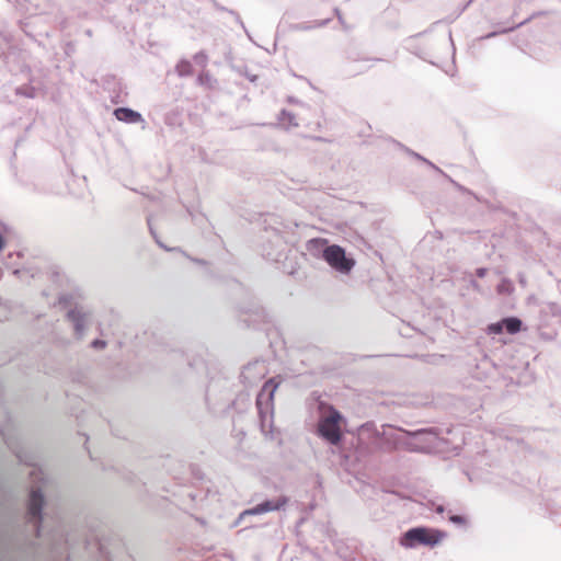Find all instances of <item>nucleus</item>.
<instances>
[{
	"label": "nucleus",
	"instance_id": "3",
	"mask_svg": "<svg viewBox=\"0 0 561 561\" xmlns=\"http://www.w3.org/2000/svg\"><path fill=\"white\" fill-rule=\"evenodd\" d=\"M278 385L274 379L267 380L256 397V408L260 416L261 431L264 435L273 433V399Z\"/></svg>",
	"mask_w": 561,
	"mask_h": 561
},
{
	"label": "nucleus",
	"instance_id": "16",
	"mask_svg": "<svg viewBox=\"0 0 561 561\" xmlns=\"http://www.w3.org/2000/svg\"><path fill=\"white\" fill-rule=\"evenodd\" d=\"M412 156H414L415 158L424 161L425 163H427L430 167H432L433 169L437 170V171H440L436 165H434L431 161L426 160L425 158L421 157L419 153H415V152H411Z\"/></svg>",
	"mask_w": 561,
	"mask_h": 561
},
{
	"label": "nucleus",
	"instance_id": "13",
	"mask_svg": "<svg viewBox=\"0 0 561 561\" xmlns=\"http://www.w3.org/2000/svg\"><path fill=\"white\" fill-rule=\"evenodd\" d=\"M503 330H504L503 320L499 321V322H495V323H491L488 327V333L489 334H501L503 332Z\"/></svg>",
	"mask_w": 561,
	"mask_h": 561
},
{
	"label": "nucleus",
	"instance_id": "20",
	"mask_svg": "<svg viewBox=\"0 0 561 561\" xmlns=\"http://www.w3.org/2000/svg\"><path fill=\"white\" fill-rule=\"evenodd\" d=\"M435 512L438 513V514H442L444 512V506L443 505H437L436 508H435Z\"/></svg>",
	"mask_w": 561,
	"mask_h": 561
},
{
	"label": "nucleus",
	"instance_id": "18",
	"mask_svg": "<svg viewBox=\"0 0 561 561\" xmlns=\"http://www.w3.org/2000/svg\"><path fill=\"white\" fill-rule=\"evenodd\" d=\"M105 344L106 343L103 340H94L92 342V346L95 347V348H103V347H105Z\"/></svg>",
	"mask_w": 561,
	"mask_h": 561
},
{
	"label": "nucleus",
	"instance_id": "11",
	"mask_svg": "<svg viewBox=\"0 0 561 561\" xmlns=\"http://www.w3.org/2000/svg\"><path fill=\"white\" fill-rule=\"evenodd\" d=\"M278 126L283 128H289L291 126H297L296 116L294 113L287 110H282L280 115L278 116Z\"/></svg>",
	"mask_w": 561,
	"mask_h": 561
},
{
	"label": "nucleus",
	"instance_id": "7",
	"mask_svg": "<svg viewBox=\"0 0 561 561\" xmlns=\"http://www.w3.org/2000/svg\"><path fill=\"white\" fill-rule=\"evenodd\" d=\"M288 500L285 496H280L277 500H266L254 507L248 508L243 511L237 522L236 525L240 524L242 519H244L247 516H253V515H261L268 512H274L283 508L287 504Z\"/></svg>",
	"mask_w": 561,
	"mask_h": 561
},
{
	"label": "nucleus",
	"instance_id": "10",
	"mask_svg": "<svg viewBox=\"0 0 561 561\" xmlns=\"http://www.w3.org/2000/svg\"><path fill=\"white\" fill-rule=\"evenodd\" d=\"M113 114L118 121L128 124L144 123L141 115L138 112L131 110L130 107H115Z\"/></svg>",
	"mask_w": 561,
	"mask_h": 561
},
{
	"label": "nucleus",
	"instance_id": "5",
	"mask_svg": "<svg viewBox=\"0 0 561 561\" xmlns=\"http://www.w3.org/2000/svg\"><path fill=\"white\" fill-rule=\"evenodd\" d=\"M322 257L333 270L341 274H348L355 265V261L347 257L345 250L336 244L327 245L322 251Z\"/></svg>",
	"mask_w": 561,
	"mask_h": 561
},
{
	"label": "nucleus",
	"instance_id": "17",
	"mask_svg": "<svg viewBox=\"0 0 561 561\" xmlns=\"http://www.w3.org/2000/svg\"><path fill=\"white\" fill-rule=\"evenodd\" d=\"M510 282L504 279L499 286H497V291L499 293H503L504 290L507 289V287L510 286Z\"/></svg>",
	"mask_w": 561,
	"mask_h": 561
},
{
	"label": "nucleus",
	"instance_id": "6",
	"mask_svg": "<svg viewBox=\"0 0 561 561\" xmlns=\"http://www.w3.org/2000/svg\"><path fill=\"white\" fill-rule=\"evenodd\" d=\"M44 495L39 490H32L27 502V522L34 525L36 535L42 536V508Z\"/></svg>",
	"mask_w": 561,
	"mask_h": 561
},
{
	"label": "nucleus",
	"instance_id": "9",
	"mask_svg": "<svg viewBox=\"0 0 561 561\" xmlns=\"http://www.w3.org/2000/svg\"><path fill=\"white\" fill-rule=\"evenodd\" d=\"M266 374V368L263 362H254L249 365H247L242 373H241V379L244 385H252L255 381L263 378Z\"/></svg>",
	"mask_w": 561,
	"mask_h": 561
},
{
	"label": "nucleus",
	"instance_id": "21",
	"mask_svg": "<svg viewBox=\"0 0 561 561\" xmlns=\"http://www.w3.org/2000/svg\"><path fill=\"white\" fill-rule=\"evenodd\" d=\"M3 247H4V241H3L2 236L0 234V251L3 249Z\"/></svg>",
	"mask_w": 561,
	"mask_h": 561
},
{
	"label": "nucleus",
	"instance_id": "2",
	"mask_svg": "<svg viewBox=\"0 0 561 561\" xmlns=\"http://www.w3.org/2000/svg\"><path fill=\"white\" fill-rule=\"evenodd\" d=\"M343 415L332 405H321L318 420L317 434L331 445H339L342 440Z\"/></svg>",
	"mask_w": 561,
	"mask_h": 561
},
{
	"label": "nucleus",
	"instance_id": "14",
	"mask_svg": "<svg viewBox=\"0 0 561 561\" xmlns=\"http://www.w3.org/2000/svg\"><path fill=\"white\" fill-rule=\"evenodd\" d=\"M178 72L181 76L188 75L192 70V66L187 61H182L176 66Z\"/></svg>",
	"mask_w": 561,
	"mask_h": 561
},
{
	"label": "nucleus",
	"instance_id": "15",
	"mask_svg": "<svg viewBox=\"0 0 561 561\" xmlns=\"http://www.w3.org/2000/svg\"><path fill=\"white\" fill-rule=\"evenodd\" d=\"M448 519H449V522H451V523H454L456 525L462 526V525L466 524V518L460 516V515H453L451 514V515L448 516Z\"/></svg>",
	"mask_w": 561,
	"mask_h": 561
},
{
	"label": "nucleus",
	"instance_id": "1",
	"mask_svg": "<svg viewBox=\"0 0 561 561\" xmlns=\"http://www.w3.org/2000/svg\"><path fill=\"white\" fill-rule=\"evenodd\" d=\"M396 442L411 451L432 453L440 447V438L435 428H422L415 432L402 431Z\"/></svg>",
	"mask_w": 561,
	"mask_h": 561
},
{
	"label": "nucleus",
	"instance_id": "8",
	"mask_svg": "<svg viewBox=\"0 0 561 561\" xmlns=\"http://www.w3.org/2000/svg\"><path fill=\"white\" fill-rule=\"evenodd\" d=\"M91 312L82 306H76L67 313L68 320L73 324L76 334L81 337L84 334Z\"/></svg>",
	"mask_w": 561,
	"mask_h": 561
},
{
	"label": "nucleus",
	"instance_id": "4",
	"mask_svg": "<svg viewBox=\"0 0 561 561\" xmlns=\"http://www.w3.org/2000/svg\"><path fill=\"white\" fill-rule=\"evenodd\" d=\"M447 534L444 530L427 528V527H414L407 530L400 538V545L407 549H414L419 546L435 547L439 545Z\"/></svg>",
	"mask_w": 561,
	"mask_h": 561
},
{
	"label": "nucleus",
	"instance_id": "19",
	"mask_svg": "<svg viewBox=\"0 0 561 561\" xmlns=\"http://www.w3.org/2000/svg\"><path fill=\"white\" fill-rule=\"evenodd\" d=\"M485 274H486V268L481 267V268H478V270H477V275H478L479 277H484V276H485Z\"/></svg>",
	"mask_w": 561,
	"mask_h": 561
},
{
	"label": "nucleus",
	"instance_id": "12",
	"mask_svg": "<svg viewBox=\"0 0 561 561\" xmlns=\"http://www.w3.org/2000/svg\"><path fill=\"white\" fill-rule=\"evenodd\" d=\"M504 328L510 334H515L522 329V321L518 318L510 317L503 319Z\"/></svg>",
	"mask_w": 561,
	"mask_h": 561
}]
</instances>
